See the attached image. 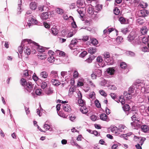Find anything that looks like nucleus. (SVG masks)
Returning a JSON list of instances; mask_svg holds the SVG:
<instances>
[{
	"label": "nucleus",
	"mask_w": 149,
	"mask_h": 149,
	"mask_svg": "<svg viewBox=\"0 0 149 149\" xmlns=\"http://www.w3.org/2000/svg\"><path fill=\"white\" fill-rule=\"evenodd\" d=\"M100 118L103 120L108 121L109 119L108 118V116L105 113H102L101 114L100 116Z\"/></svg>",
	"instance_id": "obj_20"
},
{
	"label": "nucleus",
	"mask_w": 149,
	"mask_h": 149,
	"mask_svg": "<svg viewBox=\"0 0 149 149\" xmlns=\"http://www.w3.org/2000/svg\"><path fill=\"white\" fill-rule=\"evenodd\" d=\"M140 83H135L134 85L131 86L129 88L128 93L130 94L133 93L134 92V90H135V88H139L140 89V86H141V84Z\"/></svg>",
	"instance_id": "obj_4"
},
{
	"label": "nucleus",
	"mask_w": 149,
	"mask_h": 149,
	"mask_svg": "<svg viewBox=\"0 0 149 149\" xmlns=\"http://www.w3.org/2000/svg\"><path fill=\"white\" fill-rule=\"evenodd\" d=\"M31 72V71H28L27 70H25L23 71V75L24 77H27L29 76V73Z\"/></svg>",
	"instance_id": "obj_45"
},
{
	"label": "nucleus",
	"mask_w": 149,
	"mask_h": 149,
	"mask_svg": "<svg viewBox=\"0 0 149 149\" xmlns=\"http://www.w3.org/2000/svg\"><path fill=\"white\" fill-rule=\"evenodd\" d=\"M88 12L90 15H92L94 14L93 9L91 5L89 6L87 8Z\"/></svg>",
	"instance_id": "obj_29"
},
{
	"label": "nucleus",
	"mask_w": 149,
	"mask_h": 149,
	"mask_svg": "<svg viewBox=\"0 0 149 149\" xmlns=\"http://www.w3.org/2000/svg\"><path fill=\"white\" fill-rule=\"evenodd\" d=\"M29 7L32 10H34L37 8V6L35 2H32L30 4Z\"/></svg>",
	"instance_id": "obj_16"
},
{
	"label": "nucleus",
	"mask_w": 149,
	"mask_h": 149,
	"mask_svg": "<svg viewBox=\"0 0 149 149\" xmlns=\"http://www.w3.org/2000/svg\"><path fill=\"white\" fill-rule=\"evenodd\" d=\"M93 71L97 77H100L102 74V71L100 70L97 69L94 70Z\"/></svg>",
	"instance_id": "obj_19"
},
{
	"label": "nucleus",
	"mask_w": 149,
	"mask_h": 149,
	"mask_svg": "<svg viewBox=\"0 0 149 149\" xmlns=\"http://www.w3.org/2000/svg\"><path fill=\"white\" fill-rule=\"evenodd\" d=\"M22 1L21 0L18 2V6L17 8V13L18 14H20L21 13V12L23 10L22 9L21 7Z\"/></svg>",
	"instance_id": "obj_28"
},
{
	"label": "nucleus",
	"mask_w": 149,
	"mask_h": 149,
	"mask_svg": "<svg viewBox=\"0 0 149 149\" xmlns=\"http://www.w3.org/2000/svg\"><path fill=\"white\" fill-rule=\"evenodd\" d=\"M20 83L21 85L24 87V86L27 84V82L25 79L22 78L20 80Z\"/></svg>",
	"instance_id": "obj_39"
},
{
	"label": "nucleus",
	"mask_w": 149,
	"mask_h": 149,
	"mask_svg": "<svg viewBox=\"0 0 149 149\" xmlns=\"http://www.w3.org/2000/svg\"><path fill=\"white\" fill-rule=\"evenodd\" d=\"M76 31L74 29V30L72 29L68 33L67 37L68 38H70L72 37L76 33Z\"/></svg>",
	"instance_id": "obj_17"
},
{
	"label": "nucleus",
	"mask_w": 149,
	"mask_h": 149,
	"mask_svg": "<svg viewBox=\"0 0 149 149\" xmlns=\"http://www.w3.org/2000/svg\"><path fill=\"white\" fill-rule=\"evenodd\" d=\"M52 34L54 36L56 35L58 33L57 31L54 28L52 29Z\"/></svg>",
	"instance_id": "obj_60"
},
{
	"label": "nucleus",
	"mask_w": 149,
	"mask_h": 149,
	"mask_svg": "<svg viewBox=\"0 0 149 149\" xmlns=\"http://www.w3.org/2000/svg\"><path fill=\"white\" fill-rule=\"evenodd\" d=\"M121 31L124 34H126L127 32H129V31L127 28H125L122 29Z\"/></svg>",
	"instance_id": "obj_55"
},
{
	"label": "nucleus",
	"mask_w": 149,
	"mask_h": 149,
	"mask_svg": "<svg viewBox=\"0 0 149 149\" xmlns=\"http://www.w3.org/2000/svg\"><path fill=\"white\" fill-rule=\"evenodd\" d=\"M80 111L82 113L86 114L88 112L89 110V109L83 106L80 108Z\"/></svg>",
	"instance_id": "obj_18"
},
{
	"label": "nucleus",
	"mask_w": 149,
	"mask_h": 149,
	"mask_svg": "<svg viewBox=\"0 0 149 149\" xmlns=\"http://www.w3.org/2000/svg\"><path fill=\"white\" fill-rule=\"evenodd\" d=\"M127 128L126 127L122 125H119V131L121 132H123L124 131V130H125V129H126Z\"/></svg>",
	"instance_id": "obj_43"
},
{
	"label": "nucleus",
	"mask_w": 149,
	"mask_h": 149,
	"mask_svg": "<svg viewBox=\"0 0 149 149\" xmlns=\"http://www.w3.org/2000/svg\"><path fill=\"white\" fill-rule=\"evenodd\" d=\"M69 119L72 121L74 122L76 118L74 115H72L69 117Z\"/></svg>",
	"instance_id": "obj_61"
},
{
	"label": "nucleus",
	"mask_w": 149,
	"mask_h": 149,
	"mask_svg": "<svg viewBox=\"0 0 149 149\" xmlns=\"http://www.w3.org/2000/svg\"><path fill=\"white\" fill-rule=\"evenodd\" d=\"M88 81V84L89 85L91 86L92 87H95V85L93 84L92 81L89 80L88 79H87Z\"/></svg>",
	"instance_id": "obj_50"
},
{
	"label": "nucleus",
	"mask_w": 149,
	"mask_h": 149,
	"mask_svg": "<svg viewBox=\"0 0 149 149\" xmlns=\"http://www.w3.org/2000/svg\"><path fill=\"white\" fill-rule=\"evenodd\" d=\"M100 93L102 95L106 96L107 95L106 93L102 90H100L99 91Z\"/></svg>",
	"instance_id": "obj_56"
},
{
	"label": "nucleus",
	"mask_w": 149,
	"mask_h": 149,
	"mask_svg": "<svg viewBox=\"0 0 149 149\" xmlns=\"http://www.w3.org/2000/svg\"><path fill=\"white\" fill-rule=\"evenodd\" d=\"M40 17L42 20H46L49 18L48 13L47 12H43L40 15Z\"/></svg>",
	"instance_id": "obj_10"
},
{
	"label": "nucleus",
	"mask_w": 149,
	"mask_h": 149,
	"mask_svg": "<svg viewBox=\"0 0 149 149\" xmlns=\"http://www.w3.org/2000/svg\"><path fill=\"white\" fill-rule=\"evenodd\" d=\"M30 46H33L37 50L40 52H45V50L48 49L49 48H47L45 47H43L41 46L38 45L36 43L32 40V42L31 43Z\"/></svg>",
	"instance_id": "obj_2"
},
{
	"label": "nucleus",
	"mask_w": 149,
	"mask_h": 149,
	"mask_svg": "<svg viewBox=\"0 0 149 149\" xmlns=\"http://www.w3.org/2000/svg\"><path fill=\"white\" fill-rule=\"evenodd\" d=\"M38 58L41 60H44L46 59L47 57V56L45 55H40L38 56Z\"/></svg>",
	"instance_id": "obj_51"
},
{
	"label": "nucleus",
	"mask_w": 149,
	"mask_h": 149,
	"mask_svg": "<svg viewBox=\"0 0 149 149\" xmlns=\"http://www.w3.org/2000/svg\"><path fill=\"white\" fill-rule=\"evenodd\" d=\"M123 39V38L121 36H118L116 39V40L118 42H121Z\"/></svg>",
	"instance_id": "obj_64"
},
{
	"label": "nucleus",
	"mask_w": 149,
	"mask_h": 149,
	"mask_svg": "<svg viewBox=\"0 0 149 149\" xmlns=\"http://www.w3.org/2000/svg\"><path fill=\"white\" fill-rule=\"evenodd\" d=\"M95 58V56L94 55H90L89 57L85 61L89 63H91L92 62Z\"/></svg>",
	"instance_id": "obj_23"
},
{
	"label": "nucleus",
	"mask_w": 149,
	"mask_h": 149,
	"mask_svg": "<svg viewBox=\"0 0 149 149\" xmlns=\"http://www.w3.org/2000/svg\"><path fill=\"white\" fill-rule=\"evenodd\" d=\"M136 36V35L134 32H131L127 36V40L129 41L132 42Z\"/></svg>",
	"instance_id": "obj_5"
},
{
	"label": "nucleus",
	"mask_w": 149,
	"mask_h": 149,
	"mask_svg": "<svg viewBox=\"0 0 149 149\" xmlns=\"http://www.w3.org/2000/svg\"><path fill=\"white\" fill-rule=\"evenodd\" d=\"M91 42L93 45H95L97 44L98 41L95 39L93 38Z\"/></svg>",
	"instance_id": "obj_62"
},
{
	"label": "nucleus",
	"mask_w": 149,
	"mask_h": 149,
	"mask_svg": "<svg viewBox=\"0 0 149 149\" xmlns=\"http://www.w3.org/2000/svg\"><path fill=\"white\" fill-rule=\"evenodd\" d=\"M76 3L77 6L80 8H83L85 6L84 0H78Z\"/></svg>",
	"instance_id": "obj_8"
},
{
	"label": "nucleus",
	"mask_w": 149,
	"mask_h": 149,
	"mask_svg": "<svg viewBox=\"0 0 149 149\" xmlns=\"http://www.w3.org/2000/svg\"><path fill=\"white\" fill-rule=\"evenodd\" d=\"M78 39H73L71 41V43L69 45L70 47L72 48L77 45L78 42Z\"/></svg>",
	"instance_id": "obj_11"
},
{
	"label": "nucleus",
	"mask_w": 149,
	"mask_h": 149,
	"mask_svg": "<svg viewBox=\"0 0 149 149\" xmlns=\"http://www.w3.org/2000/svg\"><path fill=\"white\" fill-rule=\"evenodd\" d=\"M145 139V138H144L140 137V138H139V141H138L139 142V143L141 145H142L143 144Z\"/></svg>",
	"instance_id": "obj_52"
},
{
	"label": "nucleus",
	"mask_w": 149,
	"mask_h": 149,
	"mask_svg": "<svg viewBox=\"0 0 149 149\" xmlns=\"http://www.w3.org/2000/svg\"><path fill=\"white\" fill-rule=\"evenodd\" d=\"M95 9L96 10V12L97 13L100 11L102 9V6L100 4H97L95 6Z\"/></svg>",
	"instance_id": "obj_35"
},
{
	"label": "nucleus",
	"mask_w": 149,
	"mask_h": 149,
	"mask_svg": "<svg viewBox=\"0 0 149 149\" xmlns=\"http://www.w3.org/2000/svg\"><path fill=\"white\" fill-rule=\"evenodd\" d=\"M24 51L25 54L28 55L30 54L31 50L28 46H25L24 48Z\"/></svg>",
	"instance_id": "obj_26"
},
{
	"label": "nucleus",
	"mask_w": 149,
	"mask_h": 149,
	"mask_svg": "<svg viewBox=\"0 0 149 149\" xmlns=\"http://www.w3.org/2000/svg\"><path fill=\"white\" fill-rule=\"evenodd\" d=\"M63 109L67 112H70L71 111L70 106L68 104H64L63 105Z\"/></svg>",
	"instance_id": "obj_14"
},
{
	"label": "nucleus",
	"mask_w": 149,
	"mask_h": 149,
	"mask_svg": "<svg viewBox=\"0 0 149 149\" xmlns=\"http://www.w3.org/2000/svg\"><path fill=\"white\" fill-rule=\"evenodd\" d=\"M79 76V73L77 71L75 70L73 73V77L74 78H78Z\"/></svg>",
	"instance_id": "obj_57"
},
{
	"label": "nucleus",
	"mask_w": 149,
	"mask_h": 149,
	"mask_svg": "<svg viewBox=\"0 0 149 149\" xmlns=\"http://www.w3.org/2000/svg\"><path fill=\"white\" fill-rule=\"evenodd\" d=\"M51 82L53 85L56 86H58L60 84L59 81L56 79H52Z\"/></svg>",
	"instance_id": "obj_31"
},
{
	"label": "nucleus",
	"mask_w": 149,
	"mask_h": 149,
	"mask_svg": "<svg viewBox=\"0 0 149 149\" xmlns=\"http://www.w3.org/2000/svg\"><path fill=\"white\" fill-rule=\"evenodd\" d=\"M114 13L116 15H118L119 14L120 11L117 8H116L113 9Z\"/></svg>",
	"instance_id": "obj_53"
},
{
	"label": "nucleus",
	"mask_w": 149,
	"mask_h": 149,
	"mask_svg": "<svg viewBox=\"0 0 149 149\" xmlns=\"http://www.w3.org/2000/svg\"><path fill=\"white\" fill-rule=\"evenodd\" d=\"M142 38V41L143 43L146 44L147 43L148 45V43H149V36H148V37H145L144 36L143 37H141Z\"/></svg>",
	"instance_id": "obj_24"
},
{
	"label": "nucleus",
	"mask_w": 149,
	"mask_h": 149,
	"mask_svg": "<svg viewBox=\"0 0 149 149\" xmlns=\"http://www.w3.org/2000/svg\"><path fill=\"white\" fill-rule=\"evenodd\" d=\"M103 56H104L105 58V62L108 63L111 61L112 58H110V54L109 52H104Z\"/></svg>",
	"instance_id": "obj_7"
},
{
	"label": "nucleus",
	"mask_w": 149,
	"mask_h": 149,
	"mask_svg": "<svg viewBox=\"0 0 149 149\" xmlns=\"http://www.w3.org/2000/svg\"><path fill=\"white\" fill-rule=\"evenodd\" d=\"M32 42V40L30 39H25L23 40L21 42V45L18 47V52L20 54L22 53V51H24L23 47H25V46L26 45H31V43Z\"/></svg>",
	"instance_id": "obj_1"
},
{
	"label": "nucleus",
	"mask_w": 149,
	"mask_h": 149,
	"mask_svg": "<svg viewBox=\"0 0 149 149\" xmlns=\"http://www.w3.org/2000/svg\"><path fill=\"white\" fill-rule=\"evenodd\" d=\"M48 61L50 63H53L55 61L54 57L53 56L49 57L47 58Z\"/></svg>",
	"instance_id": "obj_49"
},
{
	"label": "nucleus",
	"mask_w": 149,
	"mask_h": 149,
	"mask_svg": "<svg viewBox=\"0 0 149 149\" xmlns=\"http://www.w3.org/2000/svg\"><path fill=\"white\" fill-rule=\"evenodd\" d=\"M69 18H71V19H72L73 20V22L72 23V26L73 28V30H74V29L75 30V29L74 28H75L77 27V25H76V23L74 21V19H73V17H72V16H70L69 17Z\"/></svg>",
	"instance_id": "obj_46"
},
{
	"label": "nucleus",
	"mask_w": 149,
	"mask_h": 149,
	"mask_svg": "<svg viewBox=\"0 0 149 149\" xmlns=\"http://www.w3.org/2000/svg\"><path fill=\"white\" fill-rule=\"evenodd\" d=\"M48 73L45 71H42L40 73V76L42 78L46 79L48 77Z\"/></svg>",
	"instance_id": "obj_22"
},
{
	"label": "nucleus",
	"mask_w": 149,
	"mask_h": 149,
	"mask_svg": "<svg viewBox=\"0 0 149 149\" xmlns=\"http://www.w3.org/2000/svg\"><path fill=\"white\" fill-rule=\"evenodd\" d=\"M148 29L146 26H143L141 28L140 32L143 35L146 34L148 31Z\"/></svg>",
	"instance_id": "obj_15"
},
{
	"label": "nucleus",
	"mask_w": 149,
	"mask_h": 149,
	"mask_svg": "<svg viewBox=\"0 0 149 149\" xmlns=\"http://www.w3.org/2000/svg\"><path fill=\"white\" fill-rule=\"evenodd\" d=\"M110 130L112 132L116 133L117 130V128L116 127L112 126L110 127Z\"/></svg>",
	"instance_id": "obj_38"
},
{
	"label": "nucleus",
	"mask_w": 149,
	"mask_h": 149,
	"mask_svg": "<svg viewBox=\"0 0 149 149\" xmlns=\"http://www.w3.org/2000/svg\"><path fill=\"white\" fill-rule=\"evenodd\" d=\"M123 108L124 111H128L130 109V107L128 104H125L123 107Z\"/></svg>",
	"instance_id": "obj_36"
},
{
	"label": "nucleus",
	"mask_w": 149,
	"mask_h": 149,
	"mask_svg": "<svg viewBox=\"0 0 149 149\" xmlns=\"http://www.w3.org/2000/svg\"><path fill=\"white\" fill-rule=\"evenodd\" d=\"M96 106L97 108H100L101 107V105L98 100H96L95 102Z\"/></svg>",
	"instance_id": "obj_54"
},
{
	"label": "nucleus",
	"mask_w": 149,
	"mask_h": 149,
	"mask_svg": "<svg viewBox=\"0 0 149 149\" xmlns=\"http://www.w3.org/2000/svg\"><path fill=\"white\" fill-rule=\"evenodd\" d=\"M139 6L142 8H146L148 6V4L146 3L142 2L140 3Z\"/></svg>",
	"instance_id": "obj_32"
},
{
	"label": "nucleus",
	"mask_w": 149,
	"mask_h": 149,
	"mask_svg": "<svg viewBox=\"0 0 149 149\" xmlns=\"http://www.w3.org/2000/svg\"><path fill=\"white\" fill-rule=\"evenodd\" d=\"M95 93L94 92H92L90 93L89 94V98L94 99L95 98Z\"/></svg>",
	"instance_id": "obj_47"
},
{
	"label": "nucleus",
	"mask_w": 149,
	"mask_h": 149,
	"mask_svg": "<svg viewBox=\"0 0 149 149\" xmlns=\"http://www.w3.org/2000/svg\"><path fill=\"white\" fill-rule=\"evenodd\" d=\"M33 87L32 83L31 82H28L27 84L24 86V88L27 91L29 92H31Z\"/></svg>",
	"instance_id": "obj_6"
},
{
	"label": "nucleus",
	"mask_w": 149,
	"mask_h": 149,
	"mask_svg": "<svg viewBox=\"0 0 149 149\" xmlns=\"http://www.w3.org/2000/svg\"><path fill=\"white\" fill-rule=\"evenodd\" d=\"M78 102L79 105L81 106V107H82L84 106L85 104V102L82 99V98L79 99Z\"/></svg>",
	"instance_id": "obj_37"
},
{
	"label": "nucleus",
	"mask_w": 149,
	"mask_h": 149,
	"mask_svg": "<svg viewBox=\"0 0 149 149\" xmlns=\"http://www.w3.org/2000/svg\"><path fill=\"white\" fill-rule=\"evenodd\" d=\"M148 48L146 46L142 47L141 48L142 50L144 52H149V43H148Z\"/></svg>",
	"instance_id": "obj_41"
},
{
	"label": "nucleus",
	"mask_w": 149,
	"mask_h": 149,
	"mask_svg": "<svg viewBox=\"0 0 149 149\" xmlns=\"http://www.w3.org/2000/svg\"><path fill=\"white\" fill-rule=\"evenodd\" d=\"M139 13L140 17H145L147 16L149 14L148 11L146 10H143L139 12Z\"/></svg>",
	"instance_id": "obj_9"
},
{
	"label": "nucleus",
	"mask_w": 149,
	"mask_h": 149,
	"mask_svg": "<svg viewBox=\"0 0 149 149\" xmlns=\"http://www.w3.org/2000/svg\"><path fill=\"white\" fill-rule=\"evenodd\" d=\"M141 129L143 132H146L148 130L149 127L146 125H143L141 126Z\"/></svg>",
	"instance_id": "obj_33"
},
{
	"label": "nucleus",
	"mask_w": 149,
	"mask_h": 149,
	"mask_svg": "<svg viewBox=\"0 0 149 149\" xmlns=\"http://www.w3.org/2000/svg\"><path fill=\"white\" fill-rule=\"evenodd\" d=\"M56 13L58 14L61 15L64 13V10L59 8H57L56 9Z\"/></svg>",
	"instance_id": "obj_42"
},
{
	"label": "nucleus",
	"mask_w": 149,
	"mask_h": 149,
	"mask_svg": "<svg viewBox=\"0 0 149 149\" xmlns=\"http://www.w3.org/2000/svg\"><path fill=\"white\" fill-rule=\"evenodd\" d=\"M107 71V73L109 75L113 74L115 72L114 70L112 68H108Z\"/></svg>",
	"instance_id": "obj_30"
},
{
	"label": "nucleus",
	"mask_w": 149,
	"mask_h": 149,
	"mask_svg": "<svg viewBox=\"0 0 149 149\" xmlns=\"http://www.w3.org/2000/svg\"><path fill=\"white\" fill-rule=\"evenodd\" d=\"M50 77L54 79H56L58 77V72L56 71L52 70V71L50 74Z\"/></svg>",
	"instance_id": "obj_12"
},
{
	"label": "nucleus",
	"mask_w": 149,
	"mask_h": 149,
	"mask_svg": "<svg viewBox=\"0 0 149 149\" xmlns=\"http://www.w3.org/2000/svg\"><path fill=\"white\" fill-rule=\"evenodd\" d=\"M131 125L134 129H137L140 126L139 124H138L137 122H132L131 123Z\"/></svg>",
	"instance_id": "obj_21"
},
{
	"label": "nucleus",
	"mask_w": 149,
	"mask_h": 149,
	"mask_svg": "<svg viewBox=\"0 0 149 149\" xmlns=\"http://www.w3.org/2000/svg\"><path fill=\"white\" fill-rule=\"evenodd\" d=\"M120 66L122 68L125 69L126 68L127 66L125 63L123 62L120 64Z\"/></svg>",
	"instance_id": "obj_58"
},
{
	"label": "nucleus",
	"mask_w": 149,
	"mask_h": 149,
	"mask_svg": "<svg viewBox=\"0 0 149 149\" xmlns=\"http://www.w3.org/2000/svg\"><path fill=\"white\" fill-rule=\"evenodd\" d=\"M107 83V81L106 80L103 78L101 79V81L100 84L101 86H104Z\"/></svg>",
	"instance_id": "obj_48"
},
{
	"label": "nucleus",
	"mask_w": 149,
	"mask_h": 149,
	"mask_svg": "<svg viewBox=\"0 0 149 149\" xmlns=\"http://www.w3.org/2000/svg\"><path fill=\"white\" fill-rule=\"evenodd\" d=\"M108 88L109 89L113 90H116V86L113 85H110L108 86Z\"/></svg>",
	"instance_id": "obj_63"
},
{
	"label": "nucleus",
	"mask_w": 149,
	"mask_h": 149,
	"mask_svg": "<svg viewBox=\"0 0 149 149\" xmlns=\"http://www.w3.org/2000/svg\"><path fill=\"white\" fill-rule=\"evenodd\" d=\"M96 60L97 62L99 63H101L103 61V59L102 57L98 56L97 57Z\"/></svg>",
	"instance_id": "obj_59"
},
{
	"label": "nucleus",
	"mask_w": 149,
	"mask_h": 149,
	"mask_svg": "<svg viewBox=\"0 0 149 149\" xmlns=\"http://www.w3.org/2000/svg\"><path fill=\"white\" fill-rule=\"evenodd\" d=\"M71 143L72 145L73 146H76L78 148H81V146L79 145L78 144H77L75 141H74L73 140H72L70 142Z\"/></svg>",
	"instance_id": "obj_44"
},
{
	"label": "nucleus",
	"mask_w": 149,
	"mask_h": 149,
	"mask_svg": "<svg viewBox=\"0 0 149 149\" xmlns=\"http://www.w3.org/2000/svg\"><path fill=\"white\" fill-rule=\"evenodd\" d=\"M55 52L57 55H59L60 56H63L65 55V53L64 52L61 51L59 50H57Z\"/></svg>",
	"instance_id": "obj_34"
},
{
	"label": "nucleus",
	"mask_w": 149,
	"mask_h": 149,
	"mask_svg": "<svg viewBox=\"0 0 149 149\" xmlns=\"http://www.w3.org/2000/svg\"><path fill=\"white\" fill-rule=\"evenodd\" d=\"M124 97L127 100H130L132 98L131 94L129 93H128L127 92H124Z\"/></svg>",
	"instance_id": "obj_27"
},
{
	"label": "nucleus",
	"mask_w": 149,
	"mask_h": 149,
	"mask_svg": "<svg viewBox=\"0 0 149 149\" xmlns=\"http://www.w3.org/2000/svg\"><path fill=\"white\" fill-rule=\"evenodd\" d=\"M96 51V48L95 47H91L89 48L88 49V52L92 54L95 53Z\"/></svg>",
	"instance_id": "obj_25"
},
{
	"label": "nucleus",
	"mask_w": 149,
	"mask_h": 149,
	"mask_svg": "<svg viewBox=\"0 0 149 149\" xmlns=\"http://www.w3.org/2000/svg\"><path fill=\"white\" fill-rule=\"evenodd\" d=\"M38 23L37 21L35 19L34 17L30 16L29 18V22L27 23V24H26L25 26L28 28H30L33 24H37Z\"/></svg>",
	"instance_id": "obj_3"
},
{
	"label": "nucleus",
	"mask_w": 149,
	"mask_h": 149,
	"mask_svg": "<svg viewBox=\"0 0 149 149\" xmlns=\"http://www.w3.org/2000/svg\"><path fill=\"white\" fill-rule=\"evenodd\" d=\"M131 118L132 121L134 122H138L140 120L139 118L138 114L136 112H135V114L132 116Z\"/></svg>",
	"instance_id": "obj_13"
},
{
	"label": "nucleus",
	"mask_w": 149,
	"mask_h": 149,
	"mask_svg": "<svg viewBox=\"0 0 149 149\" xmlns=\"http://www.w3.org/2000/svg\"><path fill=\"white\" fill-rule=\"evenodd\" d=\"M123 98V97L122 96H120L119 97V100L117 101L118 103L120 102L122 105L125 104V100Z\"/></svg>",
	"instance_id": "obj_40"
}]
</instances>
